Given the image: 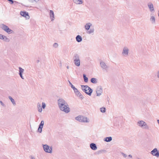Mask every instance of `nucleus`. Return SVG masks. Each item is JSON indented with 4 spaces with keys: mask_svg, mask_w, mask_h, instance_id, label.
<instances>
[{
    "mask_svg": "<svg viewBox=\"0 0 159 159\" xmlns=\"http://www.w3.org/2000/svg\"><path fill=\"white\" fill-rule=\"evenodd\" d=\"M59 109L66 113L69 112L70 109L67 102L63 99L60 98L57 101Z\"/></svg>",
    "mask_w": 159,
    "mask_h": 159,
    "instance_id": "nucleus-1",
    "label": "nucleus"
},
{
    "mask_svg": "<svg viewBox=\"0 0 159 159\" xmlns=\"http://www.w3.org/2000/svg\"><path fill=\"white\" fill-rule=\"evenodd\" d=\"M137 125L140 128L145 130H149V126L148 124L142 120H139L137 123Z\"/></svg>",
    "mask_w": 159,
    "mask_h": 159,
    "instance_id": "nucleus-2",
    "label": "nucleus"
},
{
    "mask_svg": "<svg viewBox=\"0 0 159 159\" xmlns=\"http://www.w3.org/2000/svg\"><path fill=\"white\" fill-rule=\"evenodd\" d=\"M73 62L75 65L79 67L80 65V57L77 54H75L73 57Z\"/></svg>",
    "mask_w": 159,
    "mask_h": 159,
    "instance_id": "nucleus-3",
    "label": "nucleus"
},
{
    "mask_svg": "<svg viewBox=\"0 0 159 159\" xmlns=\"http://www.w3.org/2000/svg\"><path fill=\"white\" fill-rule=\"evenodd\" d=\"M75 119L76 120L81 122L88 123L90 121L88 118L83 116H79L76 117Z\"/></svg>",
    "mask_w": 159,
    "mask_h": 159,
    "instance_id": "nucleus-4",
    "label": "nucleus"
},
{
    "mask_svg": "<svg viewBox=\"0 0 159 159\" xmlns=\"http://www.w3.org/2000/svg\"><path fill=\"white\" fill-rule=\"evenodd\" d=\"M82 90L86 94L91 96L93 92V90L88 85H81Z\"/></svg>",
    "mask_w": 159,
    "mask_h": 159,
    "instance_id": "nucleus-5",
    "label": "nucleus"
},
{
    "mask_svg": "<svg viewBox=\"0 0 159 159\" xmlns=\"http://www.w3.org/2000/svg\"><path fill=\"white\" fill-rule=\"evenodd\" d=\"M129 49L128 47L126 46L124 47L121 52L122 56L124 57H128L129 55Z\"/></svg>",
    "mask_w": 159,
    "mask_h": 159,
    "instance_id": "nucleus-6",
    "label": "nucleus"
},
{
    "mask_svg": "<svg viewBox=\"0 0 159 159\" xmlns=\"http://www.w3.org/2000/svg\"><path fill=\"white\" fill-rule=\"evenodd\" d=\"M43 148L44 151L47 153H51L52 152V148L46 144H43Z\"/></svg>",
    "mask_w": 159,
    "mask_h": 159,
    "instance_id": "nucleus-7",
    "label": "nucleus"
},
{
    "mask_svg": "<svg viewBox=\"0 0 159 159\" xmlns=\"http://www.w3.org/2000/svg\"><path fill=\"white\" fill-rule=\"evenodd\" d=\"M147 6L149 11L152 13H153L155 11V9L153 3L149 2L147 3Z\"/></svg>",
    "mask_w": 159,
    "mask_h": 159,
    "instance_id": "nucleus-8",
    "label": "nucleus"
},
{
    "mask_svg": "<svg viewBox=\"0 0 159 159\" xmlns=\"http://www.w3.org/2000/svg\"><path fill=\"white\" fill-rule=\"evenodd\" d=\"M103 90L101 86H98L96 89V92L97 96L99 97L102 93Z\"/></svg>",
    "mask_w": 159,
    "mask_h": 159,
    "instance_id": "nucleus-9",
    "label": "nucleus"
},
{
    "mask_svg": "<svg viewBox=\"0 0 159 159\" xmlns=\"http://www.w3.org/2000/svg\"><path fill=\"white\" fill-rule=\"evenodd\" d=\"M150 153L152 155L157 157H159V151L157 148H154L151 152Z\"/></svg>",
    "mask_w": 159,
    "mask_h": 159,
    "instance_id": "nucleus-10",
    "label": "nucleus"
},
{
    "mask_svg": "<svg viewBox=\"0 0 159 159\" xmlns=\"http://www.w3.org/2000/svg\"><path fill=\"white\" fill-rule=\"evenodd\" d=\"M1 28L8 33H11L12 31L8 26L3 24L1 25Z\"/></svg>",
    "mask_w": 159,
    "mask_h": 159,
    "instance_id": "nucleus-11",
    "label": "nucleus"
},
{
    "mask_svg": "<svg viewBox=\"0 0 159 159\" xmlns=\"http://www.w3.org/2000/svg\"><path fill=\"white\" fill-rule=\"evenodd\" d=\"M73 90L74 93L79 98L81 99H83L84 97L76 88Z\"/></svg>",
    "mask_w": 159,
    "mask_h": 159,
    "instance_id": "nucleus-12",
    "label": "nucleus"
},
{
    "mask_svg": "<svg viewBox=\"0 0 159 159\" xmlns=\"http://www.w3.org/2000/svg\"><path fill=\"white\" fill-rule=\"evenodd\" d=\"M149 20L151 23L152 24L154 25L156 23V18L155 16L153 14H151Z\"/></svg>",
    "mask_w": 159,
    "mask_h": 159,
    "instance_id": "nucleus-13",
    "label": "nucleus"
},
{
    "mask_svg": "<svg viewBox=\"0 0 159 159\" xmlns=\"http://www.w3.org/2000/svg\"><path fill=\"white\" fill-rule=\"evenodd\" d=\"M100 64L101 67L103 69L106 70L108 68L106 63L102 61H100Z\"/></svg>",
    "mask_w": 159,
    "mask_h": 159,
    "instance_id": "nucleus-14",
    "label": "nucleus"
},
{
    "mask_svg": "<svg viewBox=\"0 0 159 159\" xmlns=\"http://www.w3.org/2000/svg\"><path fill=\"white\" fill-rule=\"evenodd\" d=\"M92 24L90 22L86 23L84 25V28L86 31L88 30L89 29L91 28V27L92 26Z\"/></svg>",
    "mask_w": 159,
    "mask_h": 159,
    "instance_id": "nucleus-15",
    "label": "nucleus"
},
{
    "mask_svg": "<svg viewBox=\"0 0 159 159\" xmlns=\"http://www.w3.org/2000/svg\"><path fill=\"white\" fill-rule=\"evenodd\" d=\"M50 18L51 20L53 21L54 20L55 15L53 11L52 10H50L49 12Z\"/></svg>",
    "mask_w": 159,
    "mask_h": 159,
    "instance_id": "nucleus-16",
    "label": "nucleus"
},
{
    "mask_svg": "<svg viewBox=\"0 0 159 159\" xmlns=\"http://www.w3.org/2000/svg\"><path fill=\"white\" fill-rule=\"evenodd\" d=\"M73 2L77 5H81L84 3V0H72Z\"/></svg>",
    "mask_w": 159,
    "mask_h": 159,
    "instance_id": "nucleus-17",
    "label": "nucleus"
},
{
    "mask_svg": "<svg viewBox=\"0 0 159 159\" xmlns=\"http://www.w3.org/2000/svg\"><path fill=\"white\" fill-rule=\"evenodd\" d=\"M20 14L21 16L25 17L27 19H29V16L28 14L26 12L21 11Z\"/></svg>",
    "mask_w": 159,
    "mask_h": 159,
    "instance_id": "nucleus-18",
    "label": "nucleus"
},
{
    "mask_svg": "<svg viewBox=\"0 0 159 159\" xmlns=\"http://www.w3.org/2000/svg\"><path fill=\"white\" fill-rule=\"evenodd\" d=\"M86 31L88 34L93 35L94 34L95 30L94 28H91Z\"/></svg>",
    "mask_w": 159,
    "mask_h": 159,
    "instance_id": "nucleus-19",
    "label": "nucleus"
},
{
    "mask_svg": "<svg viewBox=\"0 0 159 159\" xmlns=\"http://www.w3.org/2000/svg\"><path fill=\"white\" fill-rule=\"evenodd\" d=\"M91 149L93 150H96L97 149V147L95 143H92L90 144Z\"/></svg>",
    "mask_w": 159,
    "mask_h": 159,
    "instance_id": "nucleus-20",
    "label": "nucleus"
},
{
    "mask_svg": "<svg viewBox=\"0 0 159 159\" xmlns=\"http://www.w3.org/2000/svg\"><path fill=\"white\" fill-rule=\"evenodd\" d=\"M76 41L78 43L81 42L82 40V37L80 35H77L75 37Z\"/></svg>",
    "mask_w": 159,
    "mask_h": 159,
    "instance_id": "nucleus-21",
    "label": "nucleus"
},
{
    "mask_svg": "<svg viewBox=\"0 0 159 159\" xmlns=\"http://www.w3.org/2000/svg\"><path fill=\"white\" fill-rule=\"evenodd\" d=\"M107 152V151L106 150L103 149H101L99 151H98L96 152V153L98 155L102 153H105Z\"/></svg>",
    "mask_w": 159,
    "mask_h": 159,
    "instance_id": "nucleus-22",
    "label": "nucleus"
},
{
    "mask_svg": "<svg viewBox=\"0 0 159 159\" xmlns=\"http://www.w3.org/2000/svg\"><path fill=\"white\" fill-rule=\"evenodd\" d=\"M8 98H9L10 100L12 102V103L13 106H15L16 105V103L14 99H13L10 96H9L8 97Z\"/></svg>",
    "mask_w": 159,
    "mask_h": 159,
    "instance_id": "nucleus-23",
    "label": "nucleus"
},
{
    "mask_svg": "<svg viewBox=\"0 0 159 159\" xmlns=\"http://www.w3.org/2000/svg\"><path fill=\"white\" fill-rule=\"evenodd\" d=\"M112 138L111 137H107L104 139V141L106 142H110L112 140Z\"/></svg>",
    "mask_w": 159,
    "mask_h": 159,
    "instance_id": "nucleus-24",
    "label": "nucleus"
},
{
    "mask_svg": "<svg viewBox=\"0 0 159 159\" xmlns=\"http://www.w3.org/2000/svg\"><path fill=\"white\" fill-rule=\"evenodd\" d=\"M91 82L93 84H96L97 83V79L95 78H92L91 79Z\"/></svg>",
    "mask_w": 159,
    "mask_h": 159,
    "instance_id": "nucleus-25",
    "label": "nucleus"
},
{
    "mask_svg": "<svg viewBox=\"0 0 159 159\" xmlns=\"http://www.w3.org/2000/svg\"><path fill=\"white\" fill-rule=\"evenodd\" d=\"M83 78L84 81L85 82H88V78L86 76V75L85 74H83Z\"/></svg>",
    "mask_w": 159,
    "mask_h": 159,
    "instance_id": "nucleus-26",
    "label": "nucleus"
},
{
    "mask_svg": "<svg viewBox=\"0 0 159 159\" xmlns=\"http://www.w3.org/2000/svg\"><path fill=\"white\" fill-rule=\"evenodd\" d=\"M2 39L5 41L8 42L9 41V39L7 38L6 36H4L3 37Z\"/></svg>",
    "mask_w": 159,
    "mask_h": 159,
    "instance_id": "nucleus-27",
    "label": "nucleus"
},
{
    "mask_svg": "<svg viewBox=\"0 0 159 159\" xmlns=\"http://www.w3.org/2000/svg\"><path fill=\"white\" fill-rule=\"evenodd\" d=\"M19 73H21L23 74L24 71V69L22 68L21 67H19Z\"/></svg>",
    "mask_w": 159,
    "mask_h": 159,
    "instance_id": "nucleus-28",
    "label": "nucleus"
},
{
    "mask_svg": "<svg viewBox=\"0 0 159 159\" xmlns=\"http://www.w3.org/2000/svg\"><path fill=\"white\" fill-rule=\"evenodd\" d=\"M100 111L102 113H104L106 111V109L105 107H102L100 108Z\"/></svg>",
    "mask_w": 159,
    "mask_h": 159,
    "instance_id": "nucleus-29",
    "label": "nucleus"
},
{
    "mask_svg": "<svg viewBox=\"0 0 159 159\" xmlns=\"http://www.w3.org/2000/svg\"><path fill=\"white\" fill-rule=\"evenodd\" d=\"M58 46V44L57 43H54L53 45V47L55 48H57Z\"/></svg>",
    "mask_w": 159,
    "mask_h": 159,
    "instance_id": "nucleus-30",
    "label": "nucleus"
},
{
    "mask_svg": "<svg viewBox=\"0 0 159 159\" xmlns=\"http://www.w3.org/2000/svg\"><path fill=\"white\" fill-rule=\"evenodd\" d=\"M69 83L71 87V88L73 89V90L76 88L72 84V83L70 82L69 81Z\"/></svg>",
    "mask_w": 159,
    "mask_h": 159,
    "instance_id": "nucleus-31",
    "label": "nucleus"
},
{
    "mask_svg": "<svg viewBox=\"0 0 159 159\" xmlns=\"http://www.w3.org/2000/svg\"><path fill=\"white\" fill-rule=\"evenodd\" d=\"M46 106V105L44 102H43L42 103V108L43 109H45Z\"/></svg>",
    "mask_w": 159,
    "mask_h": 159,
    "instance_id": "nucleus-32",
    "label": "nucleus"
},
{
    "mask_svg": "<svg viewBox=\"0 0 159 159\" xmlns=\"http://www.w3.org/2000/svg\"><path fill=\"white\" fill-rule=\"evenodd\" d=\"M0 103L2 107H6V106H5V104L2 102V101H0Z\"/></svg>",
    "mask_w": 159,
    "mask_h": 159,
    "instance_id": "nucleus-33",
    "label": "nucleus"
},
{
    "mask_svg": "<svg viewBox=\"0 0 159 159\" xmlns=\"http://www.w3.org/2000/svg\"><path fill=\"white\" fill-rule=\"evenodd\" d=\"M156 75L157 77L159 79V70L157 71L156 73Z\"/></svg>",
    "mask_w": 159,
    "mask_h": 159,
    "instance_id": "nucleus-34",
    "label": "nucleus"
},
{
    "mask_svg": "<svg viewBox=\"0 0 159 159\" xmlns=\"http://www.w3.org/2000/svg\"><path fill=\"white\" fill-rule=\"evenodd\" d=\"M19 75L20 76V77L22 79H24V78L22 75V74L21 73H19Z\"/></svg>",
    "mask_w": 159,
    "mask_h": 159,
    "instance_id": "nucleus-35",
    "label": "nucleus"
},
{
    "mask_svg": "<svg viewBox=\"0 0 159 159\" xmlns=\"http://www.w3.org/2000/svg\"><path fill=\"white\" fill-rule=\"evenodd\" d=\"M44 124V122L43 120L41 121V122H40V125L41 126V125L43 126Z\"/></svg>",
    "mask_w": 159,
    "mask_h": 159,
    "instance_id": "nucleus-36",
    "label": "nucleus"
},
{
    "mask_svg": "<svg viewBox=\"0 0 159 159\" xmlns=\"http://www.w3.org/2000/svg\"><path fill=\"white\" fill-rule=\"evenodd\" d=\"M40 107V104H39V103H38V110L39 112L40 111V108H39Z\"/></svg>",
    "mask_w": 159,
    "mask_h": 159,
    "instance_id": "nucleus-37",
    "label": "nucleus"
},
{
    "mask_svg": "<svg viewBox=\"0 0 159 159\" xmlns=\"http://www.w3.org/2000/svg\"><path fill=\"white\" fill-rule=\"evenodd\" d=\"M121 154L124 157H127V155L126 154H124L123 153H122Z\"/></svg>",
    "mask_w": 159,
    "mask_h": 159,
    "instance_id": "nucleus-38",
    "label": "nucleus"
},
{
    "mask_svg": "<svg viewBox=\"0 0 159 159\" xmlns=\"http://www.w3.org/2000/svg\"><path fill=\"white\" fill-rule=\"evenodd\" d=\"M3 36H4V35H2L0 34V39H2Z\"/></svg>",
    "mask_w": 159,
    "mask_h": 159,
    "instance_id": "nucleus-39",
    "label": "nucleus"
},
{
    "mask_svg": "<svg viewBox=\"0 0 159 159\" xmlns=\"http://www.w3.org/2000/svg\"><path fill=\"white\" fill-rule=\"evenodd\" d=\"M11 2V4H12L13 3V1L12 0H7Z\"/></svg>",
    "mask_w": 159,
    "mask_h": 159,
    "instance_id": "nucleus-40",
    "label": "nucleus"
},
{
    "mask_svg": "<svg viewBox=\"0 0 159 159\" xmlns=\"http://www.w3.org/2000/svg\"><path fill=\"white\" fill-rule=\"evenodd\" d=\"M30 158L31 159H35L34 157L32 156H30Z\"/></svg>",
    "mask_w": 159,
    "mask_h": 159,
    "instance_id": "nucleus-41",
    "label": "nucleus"
},
{
    "mask_svg": "<svg viewBox=\"0 0 159 159\" xmlns=\"http://www.w3.org/2000/svg\"><path fill=\"white\" fill-rule=\"evenodd\" d=\"M43 128V126L41 125V127H40V133H41L42 131V129Z\"/></svg>",
    "mask_w": 159,
    "mask_h": 159,
    "instance_id": "nucleus-42",
    "label": "nucleus"
},
{
    "mask_svg": "<svg viewBox=\"0 0 159 159\" xmlns=\"http://www.w3.org/2000/svg\"><path fill=\"white\" fill-rule=\"evenodd\" d=\"M39 130H40V125H39V128L38 129V132H39Z\"/></svg>",
    "mask_w": 159,
    "mask_h": 159,
    "instance_id": "nucleus-43",
    "label": "nucleus"
},
{
    "mask_svg": "<svg viewBox=\"0 0 159 159\" xmlns=\"http://www.w3.org/2000/svg\"><path fill=\"white\" fill-rule=\"evenodd\" d=\"M36 62L37 63H39V60H37L36 61Z\"/></svg>",
    "mask_w": 159,
    "mask_h": 159,
    "instance_id": "nucleus-44",
    "label": "nucleus"
},
{
    "mask_svg": "<svg viewBox=\"0 0 159 159\" xmlns=\"http://www.w3.org/2000/svg\"><path fill=\"white\" fill-rule=\"evenodd\" d=\"M128 156L130 157V158H132V156L131 155H129Z\"/></svg>",
    "mask_w": 159,
    "mask_h": 159,
    "instance_id": "nucleus-45",
    "label": "nucleus"
},
{
    "mask_svg": "<svg viewBox=\"0 0 159 159\" xmlns=\"http://www.w3.org/2000/svg\"><path fill=\"white\" fill-rule=\"evenodd\" d=\"M70 67L69 66H66V68L67 69H69V68Z\"/></svg>",
    "mask_w": 159,
    "mask_h": 159,
    "instance_id": "nucleus-46",
    "label": "nucleus"
},
{
    "mask_svg": "<svg viewBox=\"0 0 159 159\" xmlns=\"http://www.w3.org/2000/svg\"><path fill=\"white\" fill-rule=\"evenodd\" d=\"M158 16L159 17V10H158Z\"/></svg>",
    "mask_w": 159,
    "mask_h": 159,
    "instance_id": "nucleus-47",
    "label": "nucleus"
},
{
    "mask_svg": "<svg viewBox=\"0 0 159 159\" xmlns=\"http://www.w3.org/2000/svg\"><path fill=\"white\" fill-rule=\"evenodd\" d=\"M157 121L158 123L159 124V120H157Z\"/></svg>",
    "mask_w": 159,
    "mask_h": 159,
    "instance_id": "nucleus-48",
    "label": "nucleus"
},
{
    "mask_svg": "<svg viewBox=\"0 0 159 159\" xmlns=\"http://www.w3.org/2000/svg\"><path fill=\"white\" fill-rule=\"evenodd\" d=\"M42 108H41V109H40V112H42Z\"/></svg>",
    "mask_w": 159,
    "mask_h": 159,
    "instance_id": "nucleus-49",
    "label": "nucleus"
}]
</instances>
